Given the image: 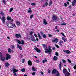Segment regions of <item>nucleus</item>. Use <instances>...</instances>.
I'll return each instance as SVG.
<instances>
[{
	"instance_id": "31",
	"label": "nucleus",
	"mask_w": 76,
	"mask_h": 76,
	"mask_svg": "<svg viewBox=\"0 0 76 76\" xmlns=\"http://www.w3.org/2000/svg\"><path fill=\"white\" fill-rule=\"evenodd\" d=\"M21 44H22V45H23L25 44V42H24V41H23V40H21Z\"/></svg>"
},
{
	"instance_id": "8",
	"label": "nucleus",
	"mask_w": 76,
	"mask_h": 76,
	"mask_svg": "<svg viewBox=\"0 0 76 76\" xmlns=\"http://www.w3.org/2000/svg\"><path fill=\"white\" fill-rule=\"evenodd\" d=\"M15 37L17 38H21L22 37V36L20 34H15Z\"/></svg>"
},
{
	"instance_id": "63",
	"label": "nucleus",
	"mask_w": 76,
	"mask_h": 76,
	"mask_svg": "<svg viewBox=\"0 0 76 76\" xmlns=\"http://www.w3.org/2000/svg\"><path fill=\"white\" fill-rule=\"evenodd\" d=\"M40 73H41L42 75H44V73H43V72H41Z\"/></svg>"
},
{
	"instance_id": "2",
	"label": "nucleus",
	"mask_w": 76,
	"mask_h": 76,
	"mask_svg": "<svg viewBox=\"0 0 76 76\" xmlns=\"http://www.w3.org/2000/svg\"><path fill=\"white\" fill-rule=\"evenodd\" d=\"M7 26L10 28H13L14 27V25L11 23H9L7 24Z\"/></svg>"
},
{
	"instance_id": "44",
	"label": "nucleus",
	"mask_w": 76,
	"mask_h": 76,
	"mask_svg": "<svg viewBox=\"0 0 76 76\" xmlns=\"http://www.w3.org/2000/svg\"><path fill=\"white\" fill-rule=\"evenodd\" d=\"M61 25H66V24L65 23H61Z\"/></svg>"
},
{
	"instance_id": "23",
	"label": "nucleus",
	"mask_w": 76,
	"mask_h": 76,
	"mask_svg": "<svg viewBox=\"0 0 76 76\" xmlns=\"http://www.w3.org/2000/svg\"><path fill=\"white\" fill-rule=\"evenodd\" d=\"M47 60L46 58L44 59L42 61L43 63H45V62H47Z\"/></svg>"
},
{
	"instance_id": "56",
	"label": "nucleus",
	"mask_w": 76,
	"mask_h": 76,
	"mask_svg": "<svg viewBox=\"0 0 76 76\" xmlns=\"http://www.w3.org/2000/svg\"><path fill=\"white\" fill-rule=\"evenodd\" d=\"M57 76H60V74L59 73H58L56 75Z\"/></svg>"
},
{
	"instance_id": "30",
	"label": "nucleus",
	"mask_w": 76,
	"mask_h": 76,
	"mask_svg": "<svg viewBox=\"0 0 76 76\" xmlns=\"http://www.w3.org/2000/svg\"><path fill=\"white\" fill-rule=\"evenodd\" d=\"M59 69L61 70V64L60 63L59 64Z\"/></svg>"
},
{
	"instance_id": "64",
	"label": "nucleus",
	"mask_w": 76,
	"mask_h": 76,
	"mask_svg": "<svg viewBox=\"0 0 76 76\" xmlns=\"http://www.w3.org/2000/svg\"><path fill=\"white\" fill-rule=\"evenodd\" d=\"M62 40H64V39H65L64 38V37H62Z\"/></svg>"
},
{
	"instance_id": "24",
	"label": "nucleus",
	"mask_w": 76,
	"mask_h": 76,
	"mask_svg": "<svg viewBox=\"0 0 76 76\" xmlns=\"http://www.w3.org/2000/svg\"><path fill=\"white\" fill-rule=\"evenodd\" d=\"M66 54H69L71 53V52L69 50H66Z\"/></svg>"
},
{
	"instance_id": "58",
	"label": "nucleus",
	"mask_w": 76,
	"mask_h": 76,
	"mask_svg": "<svg viewBox=\"0 0 76 76\" xmlns=\"http://www.w3.org/2000/svg\"><path fill=\"white\" fill-rule=\"evenodd\" d=\"M12 49H13L15 48V46L14 45H12Z\"/></svg>"
},
{
	"instance_id": "12",
	"label": "nucleus",
	"mask_w": 76,
	"mask_h": 76,
	"mask_svg": "<svg viewBox=\"0 0 76 76\" xmlns=\"http://www.w3.org/2000/svg\"><path fill=\"white\" fill-rule=\"evenodd\" d=\"M67 72V69H66L64 68L63 69V72L64 74H65Z\"/></svg>"
},
{
	"instance_id": "52",
	"label": "nucleus",
	"mask_w": 76,
	"mask_h": 76,
	"mask_svg": "<svg viewBox=\"0 0 76 76\" xmlns=\"http://www.w3.org/2000/svg\"><path fill=\"white\" fill-rule=\"evenodd\" d=\"M28 13H31V10H28Z\"/></svg>"
},
{
	"instance_id": "46",
	"label": "nucleus",
	"mask_w": 76,
	"mask_h": 76,
	"mask_svg": "<svg viewBox=\"0 0 76 76\" xmlns=\"http://www.w3.org/2000/svg\"><path fill=\"white\" fill-rule=\"evenodd\" d=\"M63 41H62V40H61L59 42V43H60V44H62V43H63Z\"/></svg>"
},
{
	"instance_id": "26",
	"label": "nucleus",
	"mask_w": 76,
	"mask_h": 76,
	"mask_svg": "<svg viewBox=\"0 0 76 76\" xmlns=\"http://www.w3.org/2000/svg\"><path fill=\"white\" fill-rule=\"evenodd\" d=\"M16 23L17 25H18V26H19L20 25V22H19L18 21H17Z\"/></svg>"
},
{
	"instance_id": "25",
	"label": "nucleus",
	"mask_w": 76,
	"mask_h": 76,
	"mask_svg": "<svg viewBox=\"0 0 76 76\" xmlns=\"http://www.w3.org/2000/svg\"><path fill=\"white\" fill-rule=\"evenodd\" d=\"M8 51L9 52V53H11V52L12 51V52H13V50H11V49L10 48H8Z\"/></svg>"
},
{
	"instance_id": "17",
	"label": "nucleus",
	"mask_w": 76,
	"mask_h": 76,
	"mask_svg": "<svg viewBox=\"0 0 76 76\" xmlns=\"http://www.w3.org/2000/svg\"><path fill=\"white\" fill-rule=\"evenodd\" d=\"M17 48H19V49H20V50L22 49V47L21 46H19V45H17Z\"/></svg>"
},
{
	"instance_id": "40",
	"label": "nucleus",
	"mask_w": 76,
	"mask_h": 76,
	"mask_svg": "<svg viewBox=\"0 0 76 76\" xmlns=\"http://www.w3.org/2000/svg\"><path fill=\"white\" fill-rule=\"evenodd\" d=\"M33 16H34V15H31L30 16V19H32V17H33Z\"/></svg>"
},
{
	"instance_id": "55",
	"label": "nucleus",
	"mask_w": 76,
	"mask_h": 76,
	"mask_svg": "<svg viewBox=\"0 0 76 76\" xmlns=\"http://www.w3.org/2000/svg\"><path fill=\"white\" fill-rule=\"evenodd\" d=\"M74 69H76V65H75V66H74Z\"/></svg>"
},
{
	"instance_id": "38",
	"label": "nucleus",
	"mask_w": 76,
	"mask_h": 76,
	"mask_svg": "<svg viewBox=\"0 0 76 76\" xmlns=\"http://www.w3.org/2000/svg\"><path fill=\"white\" fill-rule=\"evenodd\" d=\"M25 59H23L22 60V63H24V62H25Z\"/></svg>"
},
{
	"instance_id": "4",
	"label": "nucleus",
	"mask_w": 76,
	"mask_h": 76,
	"mask_svg": "<svg viewBox=\"0 0 76 76\" xmlns=\"http://www.w3.org/2000/svg\"><path fill=\"white\" fill-rule=\"evenodd\" d=\"M52 40L53 43L54 42H55V43H57L58 41V39L57 38L53 39Z\"/></svg>"
},
{
	"instance_id": "36",
	"label": "nucleus",
	"mask_w": 76,
	"mask_h": 76,
	"mask_svg": "<svg viewBox=\"0 0 76 76\" xmlns=\"http://www.w3.org/2000/svg\"><path fill=\"white\" fill-rule=\"evenodd\" d=\"M13 8H11L10 11V12H11L12 11H13Z\"/></svg>"
},
{
	"instance_id": "7",
	"label": "nucleus",
	"mask_w": 76,
	"mask_h": 76,
	"mask_svg": "<svg viewBox=\"0 0 76 76\" xmlns=\"http://www.w3.org/2000/svg\"><path fill=\"white\" fill-rule=\"evenodd\" d=\"M58 73V71L56 69H53L52 72V74H54V73Z\"/></svg>"
},
{
	"instance_id": "62",
	"label": "nucleus",
	"mask_w": 76,
	"mask_h": 76,
	"mask_svg": "<svg viewBox=\"0 0 76 76\" xmlns=\"http://www.w3.org/2000/svg\"><path fill=\"white\" fill-rule=\"evenodd\" d=\"M48 73H51V71H50V70H49L48 71Z\"/></svg>"
},
{
	"instance_id": "42",
	"label": "nucleus",
	"mask_w": 76,
	"mask_h": 76,
	"mask_svg": "<svg viewBox=\"0 0 76 76\" xmlns=\"http://www.w3.org/2000/svg\"><path fill=\"white\" fill-rule=\"evenodd\" d=\"M44 4H45V6H47V5H48V2H46Z\"/></svg>"
},
{
	"instance_id": "53",
	"label": "nucleus",
	"mask_w": 76,
	"mask_h": 76,
	"mask_svg": "<svg viewBox=\"0 0 76 76\" xmlns=\"http://www.w3.org/2000/svg\"><path fill=\"white\" fill-rule=\"evenodd\" d=\"M52 50H56V48H55V47H52Z\"/></svg>"
},
{
	"instance_id": "27",
	"label": "nucleus",
	"mask_w": 76,
	"mask_h": 76,
	"mask_svg": "<svg viewBox=\"0 0 76 76\" xmlns=\"http://www.w3.org/2000/svg\"><path fill=\"white\" fill-rule=\"evenodd\" d=\"M38 36L39 38V39H42L41 37V36H40V35L39 34V33L38 34Z\"/></svg>"
},
{
	"instance_id": "22",
	"label": "nucleus",
	"mask_w": 76,
	"mask_h": 76,
	"mask_svg": "<svg viewBox=\"0 0 76 76\" xmlns=\"http://www.w3.org/2000/svg\"><path fill=\"white\" fill-rule=\"evenodd\" d=\"M58 59V57H57V56H55L53 58V59L54 60H57Z\"/></svg>"
},
{
	"instance_id": "18",
	"label": "nucleus",
	"mask_w": 76,
	"mask_h": 76,
	"mask_svg": "<svg viewBox=\"0 0 76 76\" xmlns=\"http://www.w3.org/2000/svg\"><path fill=\"white\" fill-rule=\"evenodd\" d=\"M6 58L4 57H1V61H4L6 60Z\"/></svg>"
},
{
	"instance_id": "14",
	"label": "nucleus",
	"mask_w": 76,
	"mask_h": 76,
	"mask_svg": "<svg viewBox=\"0 0 76 76\" xmlns=\"http://www.w3.org/2000/svg\"><path fill=\"white\" fill-rule=\"evenodd\" d=\"M76 3V0H74V1L72 2V6H75V4Z\"/></svg>"
},
{
	"instance_id": "21",
	"label": "nucleus",
	"mask_w": 76,
	"mask_h": 76,
	"mask_svg": "<svg viewBox=\"0 0 76 76\" xmlns=\"http://www.w3.org/2000/svg\"><path fill=\"white\" fill-rule=\"evenodd\" d=\"M7 20H11V18L9 16H8L7 18Z\"/></svg>"
},
{
	"instance_id": "47",
	"label": "nucleus",
	"mask_w": 76,
	"mask_h": 76,
	"mask_svg": "<svg viewBox=\"0 0 76 76\" xmlns=\"http://www.w3.org/2000/svg\"><path fill=\"white\" fill-rule=\"evenodd\" d=\"M32 75L33 76H34V75H35V72H33V73H32Z\"/></svg>"
},
{
	"instance_id": "43",
	"label": "nucleus",
	"mask_w": 76,
	"mask_h": 76,
	"mask_svg": "<svg viewBox=\"0 0 76 76\" xmlns=\"http://www.w3.org/2000/svg\"><path fill=\"white\" fill-rule=\"evenodd\" d=\"M32 34H33V32H32V31L30 32V35H32Z\"/></svg>"
},
{
	"instance_id": "32",
	"label": "nucleus",
	"mask_w": 76,
	"mask_h": 76,
	"mask_svg": "<svg viewBox=\"0 0 76 76\" xmlns=\"http://www.w3.org/2000/svg\"><path fill=\"white\" fill-rule=\"evenodd\" d=\"M21 70L22 72H25V70L24 68L22 69Z\"/></svg>"
},
{
	"instance_id": "39",
	"label": "nucleus",
	"mask_w": 76,
	"mask_h": 76,
	"mask_svg": "<svg viewBox=\"0 0 76 76\" xmlns=\"http://www.w3.org/2000/svg\"><path fill=\"white\" fill-rule=\"evenodd\" d=\"M3 55H2V53H1L0 52V57H2Z\"/></svg>"
},
{
	"instance_id": "48",
	"label": "nucleus",
	"mask_w": 76,
	"mask_h": 76,
	"mask_svg": "<svg viewBox=\"0 0 76 76\" xmlns=\"http://www.w3.org/2000/svg\"><path fill=\"white\" fill-rule=\"evenodd\" d=\"M62 61L63 62V63H66V61H65V60L63 59L62 60Z\"/></svg>"
},
{
	"instance_id": "5",
	"label": "nucleus",
	"mask_w": 76,
	"mask_h": 76,
	"mask_svg": "<svg viewBox=\"0 0 76 76\" xmlns=\"http://www.w3.org/2000/svg\"><path fill=\"white\" fill-rule=\"evenodd\" d=\"M1 20L2 21V22L3 24L5 23V22H6V18L4 17H3L1 18Z\"/></svg>"
},
{
	"instance_id": "61",
	"label": "nucleus",
	"mask_w": 76,
	"mask_h": 76,
	"mask_svg": "<svg viewBox=\"0 0 76 76\" xmlns=\"http://www.w3.org/2000/svg\"><path fill=\"white\" fill-rule=\"evenodd\" d=\"M59 44L60 46L62 47V44H61V43H59Z\"/></svg>"
},
{
	"instance_id": "11",
	"label": "nucleus",
	"mask_w": 76,
	"mask_h": 76,
	"mask_svg": "<svg viewBox=\"0 0 76 76\" xmlns=\"http://www.w3.org/2000/svg\"><path fill=\"white\" fill-rule=\"evenodd\" d=\"M52 19L53 20H56L57 19V17L55 15H53L52 18Z\"/></svg>"
},
{
	"instance_id": "10",
	"label": "nucleus",
	"mask_w": 76,
	"mask_h": 76,
	"mask_svg": "<svg viewBox=\"0 0 76 76\" xmlns=\"http://www.w3.org/2000/svg\"><path fill=\"white\" fill-rule=\"evenodd\" d=\"M30 38H31V40L32 41H36V39L34 38V36H31Z\"/></svg>"
},
{
	"instance_id": "57",
	"label": "nucleus",
	"mask_w": 76,
	"mask_h": 76,
	"mask_svg": "<svg viewBox=\"0 0 76 76\" xmlns=\"http://www.w3.org/2000/svg\"><path fill=\"white\" fill-rule=\"evenodd\" d=\"M67 50H63V51H64V53H66Z\"/></svg>"
},
{
	"instance_id": "54",
	"label": "nucleus",
	"mask_w": 76,
	"mask_h": 76,
	"mask_svg": "<svg viewBox=\"0 0 76 76\" xmlns=\"http://www.w3.org/2000/svg\"><path fill=\"white\" fill-rule=\"evenodd\" d=\"M3 2L4 4H6V2H5V1L4 0H3Z\"/></svg>"
},
{
	"instance_id": "19",
	"label": "nucleus",
	"mask_w": 76,
	"mask_h": 76,
	"mask_svg": "<svg viewBox=\"0 0 76 76\" xmlns=\"http://www.w3.org/2000/svg\"><path fill=\"white\" fill-rule=\"evenodd\" d=\"M28 65H29V66H31L32 64V62L30 60L28 61Z\"/></svg>"
},
{
	"instance_id": "1",
	"label": "nucleus",
	"mask_w": 76,
	"mask_h": 76,
	"mask_svg": "<svg viewBox=\"0 0 76 76\" xmlns=\"http://www.w3.org/2000/svg\"><path fill=\"white\" fill-rule=\"evenodd\" d=\"M43 45V47L44 48H45V53H48L49 54H51V53L52 52V50L51 49V47H50V46H49L48 47V49H47V46H46V45H45V44H44L43 45Z\"/></svg>"
},
{
	"instance_id": "41",
	"label": "nucleus",
	"mask_w": 76,
	"mask_h": 76,
	"mask_svg": "<svg viewBox=\"0 0 76 76\" xmlns=\"http://www.w3.org/2000/svg\"><path fill=\"white\" fill-rule=\"evenodd\" d=\"M64 6L65 7H67V4L66 3H65L64 4Z\"/></svg>"
},
{
	"instance_id": "45",
	"label": "nucleus",
	"mask_w": 76,
	"mask_h": 76,
	"mask_svg": "<svg viewBox=\"0 0 76 76\" xmlns=\"http://www.w3.org/2000/svg\"><path fill=\"white\" fill-rule=\"evenodd\" d=\"M67 60L69 63H72V62H71V61L70 60V59H67Z\"/></svg>"
},
{
	"instance_id": "15",
	"label": "nucleus",
	"mask_w": 76,
	"mask_h": 76,
	"mask_svg": "<svg viewBox=\"0 0 76 76\" xmlns=\"http://www.w3.org/2000/svg\"><path fill=\"white\" fill-rule=\"evenodd\" d=\"M70 73L68 72L67 71V72L65 73V76H70Z\"/></svg>"
},
{
	"instance_id": "49",
	"label": "nucleus",
	"mask_w": 76,
	"mask_h": 76,
	"mask_svg": "<svg viewBox=\"0 0 76 76\" xmlns=\"http://www.w3.org/2000/svg\"><path fill=\"white\" fill-rule=\"evenodd\" d=\"M55 46H56V47H57L58 48H59V47L58 46V45H56V44H55Z\"/></svg>"
},
{
	"instance_id": "50",
	"label": "nucleus",
	"mask_w": 76,
	"mask_h": 76,
	"mask_svg": "<svg viewBox=\"0 0 76 76\" xmlns=\"http://www.w3.org/2000/svg\"><path fill=\"white\" fill-rule=\"evenodd\" d=\"M31 6H35V3H33L31 4Z\"/></svg>"
},
{
	"instance_id": "35",
	"label": "nucleus",
	"mask_w": 76,
	"mask_h": 76,
	"mask_svg": "<svg viewBox=\"0 0 76 76\" xmlns=\"http://www.w3.org/2000/svg\"><path fill=\"white\" fill-rule=\"evenodd\" d=\"M55 55L57 56H58V52H56Z\"/></svg>"
},
{
	"instance_id": "13",
	"label": "nucleus",
	"mask_w": 76,
	"mask_h": 76,
	"mask_svg": "<svg viewBox=\"0 0 76 76\" xmlns=\"http://www.w3.org/2000/svg\"><path fill=\"white\" fill-rule=\"evenodd\" d=\"M9 65H10V64L8 62H7L5 64V66L7 68L9 67Z\"/></svg>"
},
{
	"instance_id": "3",
	"label": "nucleus",
	"mask_w": 76,
	"mask_h": 76,
	"mask_svg": "<svg viewBox=\"0 0 76 76\" xmlns=\"http://www.w3.org/2000/svg\"><path fill=\"white\" fill-rule=\"evenodd\" d=\"M12 69L13 70V73H14V76H16V73H16V72H18V70L15 69L14 67L12 68Z\"/></svg>"
},
{
	"instance_id": "34",
	"label": "nucleus",
	"mask_w": 76,
	"mask_h": 76,
	"mask_svg": "<svg viewBox=\"0 0 76 76\" xmlns=\"http://www.w3.org/2000/svg\"><path fill=\"white\" fill-rule=\"evenodd\" d=\"M0 14L1 15H2V16H3V17H4V13H3V12H1Z\"/></svg>"
},
{
	"instance_id": "20",
	"label": "nucleus",
	"mask_w": 76,
	"mask_h": 76,
	"mask_svg": "<svg viewBox=\"0 0 76 76\" xmlns=\"http://www.w3.org/2000/svg\"><path fill=\"white\" fill-rule=\"evenodd\" d=\"M16 41L17 42H18V44H21V42H20V41L18 39H16Z\"/></svg>"
},
{
	"instance_id": "16",
	"label": "nucleus",
	"mask_w": 76,
	"mask_h": 76,
	"mask_svg": "<svg viewBox=\"0 0 76 76\" xmlns=\"http://www.w3.org/2000/svg\"><path fill=\"white\" fill-rule=\"evenodd\" d=\"M43 23L44 25H47L48 24V23L47 22V21L45 19H44V21L43 22Z\"/></svg>"
},
{
	"instance_id": "9",
	"label": "nucleus",
	"mask_w": 76,
	"mask_h": 76,
	"mask_svg": "<svg viewBox=\"0 0 76 76\" xmlns=\"http://www.w3.org/2000/svg\"><path fill=\"white\" fill-rule=\"evenodd\" d=\"M10 55L9 54L7 55V56L6 57V60H8V59H10Z\"/></svg>"
},
{
	"instance_id": "37",
	"label": "nucleus",
	"mask_w": 76,
	"mask_h": 76,
	"mask_svg": "<svg viewBox=\"0 0 76 76\" xmlns=\"http://www.w3.org/2000/svg\"><path fill=\"white\" fill-rule=\"evenodd\" d=\"M61 34H62V35H63V37H64L65 38H66V36H65L64 34V33H61Z\"/></svg>"
},
{
	"instance_id": "59",
	"label": "nucleus",
	"mask_w": 76,
	"mask_h": 76,
	"mask_svg": "<svg viewBox=\"0 0 76 76\" xmlns=\"http://www.w3.org/2000/svg\"><path fill=\"white\" fill-rule=\"evenodd\" d=\"M48 36L49 37H52V36L51 34H49Z\"/></svg>"
},
{
	"instance_id": "60",
	"label": "nucleus",
	"mask_w": 76,
	"mask_h": 76,
	"mask_svg": "<svg viewBox=\"0 0 76 76\" xmlns=\"http://www.w3.org/2000/svg\"><path fill=\"white\" fill-rule=\"evenodd\" d=\"M66 3L68 5H69V2H66Z\"/></svg>"
},
{
	"instance_id": "6",
	"label": "nucleus",
	"mask_w": 76,
	"mask_h": 76,
	"mask_svg": "<svg viewBox=\"0 0 76 76\" xmlns=\"http://www.w3.org/2000/svg\"><path fill=\"white\" fill-rule=\"evenodd\" d=\"M34 49L35 50H36V51H37V52H38V53H41V50H39V49H38L36 46L34 47Z\"/></svg>"
},
{
	"instance_id": "51",
	"label": "nucleus",
	"mask_w": 76,
	"mask_h": 76,
	"mask_svg": "<svg viewBox=\"0 0 76 76\" xmlns=\"http://www.w3.org/2000/svg\"><path fill=\"white\" fill-rule=\"evenodd\" d=\"M34 37H35L36 38H37V37H38V36H37L36 34H34Z\"/></svg>"
},
{
	"instance_id": "29",
	"label": "nucleus",
	"mask_w": 76,
	"mask_h": 76,
	"mask_svg": "<svg viewBox=\"0 0 76 76\" xmlns=\"http://www.w3.org/2000/svg\"><path fill=\"white\" fill-rule=\"evenodd\" d=\"M32 70L34 72H35V68L33 66L32 68Z\"/></svg>"
},
{
	"instance_id": "33",
	"label": "nucleus",
	"mask_w": 76,
	"mask_h": 76,
	"mask_svg": "<svg viewBox=\"0 0 76 76\" xmlns=\"http://www.w3.org/2000/svg\"><path fill=\"white\" fill-rule=\"evenodd\" d=\"M42 37H43V38H45L46 37V35H45V34L43 35Z\"/></svg>"
},
{
	"instance_id": "28",
	"label": "nucleus",
	"mask_w": 76,
	"mask_h": 76,
	"mask_svg": "<svg viewBox=\"0 0 76 76\" xmlns=\"http://www.w3.org/2000/svg\"><path fill=\"white\" fill-rule=\"evenodd\" d=\"M51 4H52V1H50V2H49V6H51Z\"/></svg>"
}]
</instances>
